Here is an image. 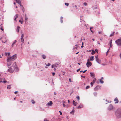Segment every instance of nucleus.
I'll return each instance as SVG.
<instances>
[{
    "mask_svg": "<svg viewBox=\"0 0 121 121\" xmlns=\"http://www.w3.org/2000/svg\"><path fill=\"white\" fill-rule=\"evenodd\" d=\"M10 53H5V55L7 56V61L14 60L17 58V56L16 54L12 56L11 57H10Z\"/></svg>",
    "mask_w": 121,
    "mask_h": 121,
    "instance_id": "obj_1",
    "label": "nucleus"
},
{
    "mask_svg": "<svg viewBox=\"0 0 121 121\" xmlns=\"http://www.w3.org/2000/svg\"><path fill=\"white\" fill-rule=\"evenodd\" d=\"M8 72L11 73H12L14 72V70L17 71L19 70V69L17 67L16 63H14L13 65L11 66L8 70Z\"/></svg>",
    "mask_w": 121,
    "mask_h": 121,
    "instance_id": "obj_2",
    "label": "nucleus"
},
{
    "mask_svg": "<svg viewBox=\"0 0 121 121\" xmlns=\"http://www.w3.org/2000/svg\"><path fill=\"white\" fill-rule=\"evenodd\" d=\"M121 110L118 109L116 112L115 114L117 117L119 118L121 117Z\"/></svg>",
    "mask_w": 121,
    "mask_h": 121,
    "instance_id": "obj_3",
    "label": "nucleus"
},
{
    "mask_svg": "<svg viewBox=\"0 0 121 121\" xmlns=\"http://www.w3.org/2000/svg\"><path fill=\"white\" fill-rule=\"evenodd\" d=\"M117 44L119 46H121V39H119L115 41Z\"/></svg>",
    "mask_w": 121,
    "mask_h": 121,
    "instance_id": "obj_4",
    "label": "nucleus"
},
{
    "mask_svg": "<svg viewBox=\"0 0 121 121\" xmlns=\"http://www.w3.org/2000/svg\"><path fill=\"white\" fill-rule=\"evenodd\" d=\"M60 63H56L53 65H52V68H56L57 67V66L60 64Z\"/></svg>",
    "mask_w": 121,
    "mask_h": 121,
    "instance_id": "obj_5",
    "label": "nucleus"
},
{
    "mask_svg": "<svg viewBox=\"0 0 121 121\" xmlns=\"http://www.w3.org/2000/svg\"><path fill=\"white\" fill-rule=\"evenodd\" d=\"M92 65L91 63L89 61V59H87V61L86 63V65L87 67H89L91 66Z\"/></svg>",
    "mask_w": 121,
    "mask_h": 121,
    "instance_id": "obj_6",
    "label": "nucleus"
},
{
    "mask_svg": "<svg viewBox=\"0 0 121 121\" xmlns=\"http://www.w3.org/2000/svg\"><path fill=\"white\" fill-rule=\"evenodd\" d=\"M95 59L96 61L99 64H100L101 60L99 59L98 58L97 56H95Z\"/></svg>",
    "mask_w": 121,
    "mask_h": 121,
    "instance_id": "obj_7",
    "label": "nucleus"
},
{
    "mask_svg": "<svg viewBox=\"0 0 121 121\" xmlns=\"http://www.w3.org/2000/svg\"><path fill=\"white\" fill-rule=\"evenodd\" d=\"M100 87L99 86H97L94 88V90L95 91H97L100 88Z\"/></svg>",
    "mask_w": 121,
    "mask_h": 121,
    "instance_id": "obj_8",
    "label": "nucleus"
},
{
    "mask_svg": "<svg viewBox=\"0 0 121 121\" xmlns=\"http://www.w3.org/2000/svg\"><path fill=\"white\" fill-rule=\"evenodd\" d=\"M18 3L20 5V6L22 7V9L23 12L24 13L25 12V9L24 7H23V6L21 4V2H18Z\"/></svg>",
    "mask_w": 121,
    "mask_h": 121,
    "instance_id": "obj_9",
    "label": "nucleus"
},
{
    "mask_svg": "<svg viewBox=\"0 0 121 121\" xmlns=\"http://www.w3.org/2000/svg\"><path fill=\"white\" fill-rule=\"evenodd\" d=\"M52 104V101H50L48 102L46 104V106H51Z\"/></svg>",
    "mask_w": 121,
    "mask_h": 121,
    "instance_id": "obj_10",
    "label": "nucleus"
},
{
    "mask_svg": "<svg viewBox=\"0 0 121 121\" xmlns=\"http://www.w3.org/2000/svg\"><path fill=\"white\" fill-rule=\"evenodd\" d=\"M113 108V106L112 105L110 104L109 105V106L108 107V110H111Z\"/></svg>",
    "mask_w": 121,
    "mask_h": 121,
    "instance_id": "obj_11",
    "label": "nucleus"
},
{
    "mask_svg": "<svg viewBox=\"0 0 121 121\" xmlns=\"http://www.w3.org/2000/svg\"><path fill=\"white\" fill-rule=\"evenodd\" d=\"M91 77L93 78H94L95 77V74L94 73H90Z\"/></svg>",
    "mask_w": 121,
    "mask_h": 121,
    "instance_id": "obj_12",
    "label": "nucleus"
},
{
    "mask_svg": "<svg viewBox=\"0 0 121 121\" xmlns=\"http://www.w3.org/2000/svg\"><path fill=\"white\" fill-rule=\"evenodd\" d=\"M83 107V105L82 104H80L78 107L77 108L79 109L82 108Z\"/></svg>",
    "mask_w": 121,
    "mask_h": 121,
    "instance_id": "obj_13",
    "label": "nucleus"
},
{
    "mask_svg": "<svg viewBox=\"0 0 121 121\" xmlns=\"http://www.w3.org/2000/svg\"><path fill=\"white\" fill-rule=\"evenodd\" d=\"M114 101L115 102V104L117 103L118 102V100L117 98H116L114 100Z\"/></svg>",
    "mask_w": 121,
    "mask_h": 121,
    "instance_id": "obj_14",
    "label": "nucleus"
},
{
    "mask_svg": "<svg viewBox=\"0 0 121 121\" xmlns=\"http://www.w3.org/2000/svg\"><path fill=\"white\" fill-rule=\"evenodd\" d=\"M18 17V15L17 14H16L15 16L14 17V20L15 21L17 22L16 19Z\"/></svg>",
    "mask_w": 121,
    "mask_h": 121,
    "instance_id": "obj_15",
    "label": "nucleus"
},
{
    "mask_svg": "<svg viewBox=\"0 0 121 121\" xmlns=\"http://www.w3.org/2000/svg\"><path fill=\"white\" fill-rule=\"evenodd\" d=\"M94 59V56H91L90 59V60L91 61H92Z\"/></svg>",
    "mask_w": 121,
    "mask_h": 121,
    "instance_id": "obj_16",
    "label": "nucleus"
},
{
    "mask_svg": "<svg viewBox=\"0 0 121 121\" xmlns=\"http://www.w3.org/2000/svg\"><path fill=\"white\" fill-rule=\"evenodd\" d=\"M2 78H0V82H2L3 83H5L6 82V81H2Z\"/></svg>",
    "mask_w": 121,
    "mask_h": 121,
    "instance_id": "obj_17",
    "label": "nucleus"
},
{
    "mask_svg": "<svg viewBox=\"0 0 121 121\" xmlns=\"http://www.w3.org/2000/svg\"><path fill=\"white\" fill-rule=\"evenodd\" d=\"M73 104L74 106H76L77 104L78 103L77 102H75L74 100H73Z\"/></svg>",
    "mask_w": 121,
    "mask_h": 121,
    "instance_id": "obj_18",
    "label": "nucleus"
},
{
    "mask_svg": "<svg viewBox=\"0 0 121 121\" xmlns=\"http://www.w3.org/2000/svg\"><path fill=\"white\" fill-rule=\"evenodd\" d=\"M11 61H7L8 66V67L9 66H10L12 62H11Z\"/></svg>",
    "mask_w": 121,
    "mask_h": 121,
    "instance_id": "obj_19",
    "label": "nucleus"
},
{
    "mask_svg": "<svg viewBox=\"0 0 121 121\" xmlns=\"http://www.w3.org/2000/svg\"><path fill=\"white\" fill-rule=\"evenodd\" d=\"M42 57L43 59H45L46 58V55H42Z\"/></svg>",
    "mask_w": 121,
    "mask_h": 121,
    "instance_id": "obj_20",
    "label": "nucleus"
},
{
    "mask_svg": "<svg viewBox=\"0 0 121 121\" xmlns=\"http://www.w3.org/2000/svg\"><path fill=\"white\" fill-rule=\"evenodd\" d=\"M20 29V26H18L17 28V29L16 30L18 32L19 31V30Z\"/></svg>",
    "mask_w": 121,
    "mask_h": 121,
    "instance_id": "obj_21",
    "label": "nucleus"
},
{
    "mask_svg": "<svg viewBox=\"0 0 121 121\" xmlns=\"http://www.w3.org/2000/svg\"><path fill=\"white\" fill-rule=\"evenodd\" d=\"M11 88V85H8L7 86V89H10Z\"/></svg>",
    "mask_w": 121,
    "mask_h": 121,
    "instance_id": "obj_22",
    "label": "nucleus"
},
{
    "mask_svg": "<svg viewBox=\"0 0 121 121\" xmlns=\"http://www.w3.org/2000/svg\"><path fill=\"white\" fill-rule=\"evenodd\" d=\"M74 110L73 109L72 111L70 112V113L71 114L73 115L74 114Z\"/></svg>",
    "mask_w": 121,
    "mask_h": 121,
    "instance_id": "obj_23",
    "label": "nucleus"
},
{
    "mask_svg": "<svg viewBox=\"0 0 121 121\" xmlns=\"http://www.w3.org/2000/svg\"><path fill=\"white\" fill-rule=\"evenodd\" d=\"M28 17H27L26 15V14L25 15V19L26 21H27L28 20Z\"/></svg>",
    "mask_w": 121,
    "mask_h": 121,
    "instance_id": "obj_24",
    "label": "nucleus"
},
{
    "mask_svg": "<svg viewBox=\"0 0 121 121\" xmlns=\"http://www.w3.org/2000/svg\"><path fill=\"white\" fill-rule=\"evenodd\" d=\"M17 41L16 40H14L13 42V43H12V46L13 47V45L15 44V43H16V42Z\"/></svg>",
    "mask_w": 121,
    "mask_h": 121,
    "instance_id": "obj_25",
    "label": "nucleus"
},
{
    "mask_svg": "<svg viewBox=\"0 0 121 121\" xmlns=\"http://www.w3.org/2000/svg\"><path fill=\"white\" fill-rule=\"evenodd\" d=\"M96 78H94L93 80V84H94L95 82V81H96Z\"/></svg>",
    "mask_w": 121,
    "mask_h": 121,
    "instance_id": "obj_26",
    "label": "nucleus"
},
{
    "mask_svg": "<svg viewBox=\"0 0 121 121\" xmlns=\"http://www.w3.org/2000/svg\"><path fill=\"white\" fill-rule=\"evenodd\" d=\"M112 40H111L110 41V46L111 47H112Z\"/></svg>",
    "mask_w": 121,
    "mask_h": 121,
    "instance_id": "obj_27",
    "label": "nucleus"
},
{
    "mask_svg": "<svg viewBox=\"0 0 121 121\" xmlns=\"http://www.w3.org/2000/svg\"><path fill=\"white\" fill-rule=\"evenodd\" d=\"M114 33H115V32H113L112 34H111L110 35V37H111V36H113V35H114Z\"/></svg>",
    "mask_w": 121,
    "mask_h": 121,
    "instance_id": "obj_28",
    "label": "nucleus"
},
{
    "mask_svg": "<svg viewBox=\"0 0 121 121\" xmlns=\"http://www.w3.org/2000/svg\"><path fill=\"white\" fill-rule=\"evenodd\" d=\"M99 81L101 83L103 84L104 83V81L101 79H99Z\"/></svg>",
    "mask_w": 121,
    "mask_h": 121,
    "instance_id": "obj_29",
    "label": "nucleus"
},
{
    "mask_svg": "<svg viewBox=\"0 0 121 121\" xmlns=\"http://www.w3.org/2000/svg\"><path fill=\"white\" fill-rule=\"evenodd\" d=\"M45 64L47 66H49L51 65V64H50L49 63H48V64H47L46 63H45Z\"/></svg>",
    "mask_w": 121,
    "mask_h": 121,
    "instance_id": "obj_30",
    "label": "nucleus"
},
{
    "mask_svg": "<svg viewBox=\"0 0 121 121\" xmlns=\"http://www.w3.org/2000/svg\"><path fill=\"white\" fill-rule=\"evenodd\" d=\"M23 21V20H20L19 21V22H21V24H22Z\"/></svg>",
    "mask_w": 121,
    "mask_h": 121,
    "instance_id": "obj_31",
    "label": "nucleus"
},
{
    "mask_svg": "<svg viewBox=\"0 0 121 121\" xmlns=\"http://www.w3.org/2000/svg\"><path fill=\"white\" fill-rule=\"evenodd\" d=\"M78 47V46L77 45H75L74 46V47L73 48V49H75L77 48Z\"/></svg>",
    "mask_w": 121,
    "mask_h": 121,
    "instance_id": "obj_32",
    "label": "nucleus"
},
{
    "mask_svg": "<svg viewBox=\"0 0 121 121\" xmlns=\"http://www.w3.org/2000/svg\"><path fill=\"white\" fill-rule=\"evenodd\" d=\"M21 40L22 42L23 43V42L24 41V39L23 38H21Z\"/></svg>",
    "mask_w": 121,
    "mask_h": 121,
    "instance_id": "obj_33",
    "label": "nucleus"
},
{
    "mask_svg": "<svg viewBox=\"0 0 121 121\" xmlns=\"http://www.w3.org/2000/svg\"><path fill=\"white\" fill-rule=\"evenodd\" d=\"M90 87V86H87L86 87V89H89Z\"/></svg>",
    "mask_w": 121,
    "mask_h": 121,
    "instance_id": "obj_34",
    "label": "nucleus"
},
{
    "mask_svg": "<svg viewBox=\"0 0 121 121\" xmlns=\"http://www.w3.org/2000/svg\"><path fill=\"white\" fill-rule=\"evenodd\" d=\"M65 4L67 6H68L69 5V4L68 3H65Z\"/></svg>",
    "mask_w": 121,
    "mask_h": 121,
    "instance_id": "obj_35",
    "label": "nucleus"
},
{
    "mask_svg": "<svg viewBox=\"0 0 121 121\" xmlns=\"http://www.w3.org/2000/svg\"><path fill=\"white\" fill-rule=\"evenodd\" d=\"M76 98L78 99V101L80 100V98L79 96H77L76 97Z\"/></svg>",
    "mask_w": 121,
    "mask_h": 121,
    "instance_id": "obj_36",
    "label": "nucleus"
},
{
    "mask_svg": "<svg viewBox=\"0 0 121 121\" xmlns=\"http://www.w3.org/2000/svg\"><path fill=\"white\" fill-rule=\"evenodd\" d=\"M90 30H91V32H92V33H93V32L91 30V29H93V27H90Z\"/></svg>",
    "mask_w": 121,
    "mask_h": 121,
    "instance_id": "obj_37",
    "label": "nucleus"
},
{
    "mask_svg": "<svg viewBox=\"0 0 121 121\" xmlns=\"http://www.w3.org/2000/svg\"><path fill=\"white\" fill-rule=\"evenodd\" d=\"M31 101L32 102V103L33 104H34L35 103V102L33 100H32Z\"/></svg>",
    "mask_w": 121,
    "mask_h": 121,
    "instance_id": "obj_38",
    "label": "nucleus"
},
{
    "mask_svg": "<svg viewBox=\"0 0 121 121\" xmlns=\"http://www.w3.org/2000/svg\"><path fill=\"white\" fill-rule=\"evenodd\" d=\"M94 94L95 96H96L97 95V92H94Z\"/></svg>",
    "mask_w": 121,
    "mask_h": 121,
    "instance_id": "obj_39",
    "label": "nucleus"
},
{
    "mask_svg": "<svg viewBox=\"0 0 121 121\" xmlns=\"http://www.w3.org/2000/svg\"><path fill=\"white\" fill-rule=\"evenodd\" d=\"M93 83L92 82H91V86H93Z\"/></svg>",
    "mask_w": 121,
    "mask_h": 121,
    "instance_id": "obj_40",
    "label": "nucleus"
},
{
    "mask_svg": "<svg viewBox=\"0 0 121 121\" xmlns=\"http://www.w3.org/2000/svg\"><path fill=\"white\" fill-rule=\"evenodd\" d=\"M83 4L85 6H86V5H87V3H86L85 2V3H84Z\"/></svg>",
    "mask_w": 121,
    "mask_h": 121,
    "instance_id": "obj_41",
    "label": "nucleus"
},
{
    "mask_svg": "<svg viewBox=\"0 0 121 121\" xmlns=\"http://www.w3.org/2000/svg\"><path fill=\"white\" fill-rule=\"evenodd\" d=\"M16 2H17V3H18V2H21L19 1V0H16Z\"/></svg>",
    "mask_w": 121,
    "mask_h": 121,
    "instance_id": "obj_42",
    "label": "nucleus"
},
{
    "mask_svg": "<svg viewBox=\"0 0 121 121\" xmlns=\"http://www.w3.org/2000/svg\"><path fill=\"white\" fill-rule=\"evenodd\" d=\"M92 52H91V53H95V52L93 50H92Z\"/></svg>",
    "mask_w": 121,
    "mask_h": 121,
    "instance_id": "obj_43",
    "label": "nucleus"
},
{
    "mask_svg": "<svg viewBox=\"0 0 121 121\" xmlns=\"http://www.w3.org/2000/svg\"><path fill=\"white\" fill-rule=\"evenodd\" d=\"M24 37V35L23 34H22V35L21 36V38H23Z\"/></svg>",
    "mask_w": 121,
    "mask_h": 121,
    "instance_id": "obj_44",
    "label": "nucleus"
},
{
    "mask_svg": "<svg viewBox=\"0 0 121 121\" xmlns=\"http://www.w3.org/2000/svg\"><path fill=\"white\" fill-rule=\"evenodd\" d=\"M61 23H62L63 22V21H62V17H61Z\"/></svg>",
    "mask_w": 121,
    "mask_h": 121,
    "instance_id": "obj_45",
    "label": "nucleus"
},
{
    "mask_svg": "<svg viewBox=\"0 0 121 121\" xmlns=\"http://www.w3.org/2000/svg\"><path fill=\"white\" fill-rule=\"evenodd\" d=\"M59 112H60V115H62V113L60 111H59Z\"/></svg>",
    "mask_w": 121,
    "mask_h": 121,
    "instance_id": "obj_46",
    "label": "nucleus"
},
{
    "mask_svg": "<svg viewBox=\"0 0 121 121\" xmlns=\"http://www.w3.org/2000/svg\"><path fill=\"white\" fill-rule=\"evenodd\" d=\"M81 77L83 78H85V76H83L82 75H81Z\"/></svg>",
    "mask_w": 121,
    "mask_h": 121,
    "instance_id": "obj_47",
    "label": "nucleus"
},
{
    "mask_svg": "<svg viewBox=\"0 0 121 121\" xmlns=\"http://www.w3.org/2000/svg\"><path fill=\"white\" fill-rule=\"evenodd\" d=\"M102 32L101 31V32H99V34H102Z\"/></svg>",
    "mask_w": 121,
    "mask_h": 121,
    "instance_id": "obj_48",
    "label": "nucleus"
},
{
    "mask_svg": "<svg viewBox=\"0 0 121 121\" xmlns=\"http://www.w3.org/2000/svg\"><path fill=\"white\" fill-rule=\"evenodd\" d=\"M69 81L70 82H72V81H71V79L70 78H69Z\"/></svg>",
    "mask_w": 121,
    "mask_h": 121,
    "instance_id": "obj_49",
    "label": "nucleus"
},
{
    "mask_svg": "<svg viewBox=\"0 0 121 121\" xmlns=\"http://www.w3.org/2000/svg\"><path fill=\"white\" fill-rule=\"evenodd\" d=\"M44 121H48L46 119H44Z\"/></svg>",
    "mask_w": 121,
    "mask_h": 121,
    "instance_id": "obj_50",
    "label": "nucleus"
},
{
    "mask_svg": "<svg viewBox=\"0 0 121 121\" xmlns=\"http://www.w3.org/2000/svg\"><path fill=\"white\" fill-rule=\"evenodd\" d=\"M80 69H78L77 70V72H78Z\"/></svg>",
    "mask_w": 121,
    "mask_h": 121,
    "instance_id": "obj_51",
    "label": "nucleus"
},
{
    "mask_svg": "<svg viewBox=\"0 0 121 121\" xmlns=\"http://www.w3.org/2000/svg\"><path fill=\"white\" fill-rule=\"evenodd\" d=\"M95 51L96 52H97L98 53V50L97 49H95Z\"/></svg>",
    "mask_w": 121,
    "mask_h": 121,
    "instance_id": "obj_52",
    "label": "nucleus"
},
{
    "mask_svg": "<svg viewBox=\"0 0 121 121\" xmlns=\"http://www.w3.org/2000/svg\"><path fill=\"white\" fill-rule=\"evenodd\" d=\"M86 70H85L84 71H83V73H85L86 72Z\"/></svg>",
    "mask_w": 121,
    "mask_h": 121,
    "instance_id": "obj_53",
    "label": "nucleus"
},
{
    "mask_svg": "<svg viewBox=\"0 0 121 121\" xmlns=\"http://www.w3.org/2000/svg\"><path fill=\"white\" fill-rule=\"evenodd\" d=\"M52 75L53 76H54L55 75V73L54 72V73H52Z\"/></svg>",
    "mask_w": 121,
    "mask_h": 121,
    "instance_id": "obj_54",
    "label": "nucleus"
},
{
    "mask_svg": "<svg viewBox=\"0 0 121 121\" xmlns=\"http://www.w3.org/2000/svg\"><path fill=\"white\" fill-rule=\"evenodd\" d=\"M17 91H15L14 92V93L15 94H17Z\"/></svg>",
    "mask_w": 121,
    "mask_h": 121,
    "instance_id": "obj_55",
    "label": "nucleus"
},
{
    "mask_svg": "<svg viewBox=\"0 0 121 121\" xmlns=\"http://www.w3.org/2000/svg\"><path fill=\"white\" fill-rule=\"evenodd\" d=\"M63 106L64 107H65V104H64V103H63Z\"/></svg>",
    "mask_w": 121,
    "mask_h": 121,
    "instance_id": "obj_56",
    "label": "nucleus"
},
{
    "mask_svg": "<svg viewBox=\"0 0 121 121\" xmlns=\"http://www.w3.org/2000/svg\"><path fill=\"white\" fill-rule=\"evenodd\" d=\"M0 29L1 30H2V31L4 30V29H2V28H0Z\"/></svg>",
    "mask_w": 121,
    "mask_h": 121,
    "instance_id": "obj_57",
    "label": "nucleus"
},
{
    "mask_svg": "<svg viewBox=\"0 0 121 121\" xmlns=\"http://www.w3.org/2000/svg\"><path fill=\"white\" fill-rule=\"evenodd\" d=\"M74 7V6H73L72 7V9L71 10V11H72L73 10V8Z\"/></svg>",
    "mask_w": 121,
    "mask_h": 121,
    "instance_id": "obj_58",
    "label": "nucleus"
},
{
    "mask_svg": "<svg viewBox=\"0 0 121 121\" xmlns=\"http://www.w3.org/2000/svg\"><path fill=\"white\" fill-rule=\"evenodd\" d=\"M109 50H108L107 51V52H106V53H108V52H109Z\"/></svg>",
    "mask_w": 121,
    "mask_h": 121,
    "instance_id": "obj_59",
    "label": "nucleus"
},
{
    "mask_svg": "<svg viewBox=\"0 0 121 121\" xmlns=\"http://www.w3.org/2000/svg\"><path fill=\"white\" fill-rule=\"evenodd\" d=\"M65 101H63V103L64 104V103H65Z\"/></svg>",
    "mask_w": 121,
    "mask_h": 121,
    "instance_id": "obj_60",
    "label": "nucleus"
},
{
    "mask_svg": "<svg viewBox=\"0 0 121 121\" xmlns=\"http://www.w3.org/2000/svg\"><path fill=\"white\" fill-rule=\"evenodd\" d=\"M120 58L121 59V53H120Z\"/></svg>",
    "mask_w": 121,
    "mask_h": 121,
    "instance_id": "obj_61",
    "label": "nucleus"
},
{
    "mask_svg": "<svg viewBox=\"0 0 121 121\" xmlns=\"http://www.w3.org/2000/svg\"><path fill=\"white\" fill-rule=\"evenodd\" d=\"M97 43H98V44H99V45H100V43H99V42H97Z\"/></svg>",
    "mask_w": 121,
    "mask_h": 121,
    "instance_id": "obj_62",
    "label": "nucleus"
},
{
    "mask_svg": "<svg viewBox=\"0 0 121 121\" xmlns=\"http://www.w3.org/2000/svg\"><path fill=\"white\" fill-rule=\"evenodd\" d=\"M68 103H70V101L69 100H68Z\"/></svg>",
    "mask_w": 121,
    "mask_h": 121,
    "instance_id": "obj_63",
    "label": "nucleus"
},
{
    "mask_svg": "<svg viewBox=\"0 0 121 121\" xmlns=\"http://www.w3.org/2000/svg\"><path fill=\"white\" fill-rule=\"evenodd\" d=\"M54 68V70L55 71L56 70V68Z\"/></svg>",
    "mask_w": 121,
    "mask_h": 121,
    "instance_id": "obj_64",
    "label": "nucleus"
}]
</instances>
